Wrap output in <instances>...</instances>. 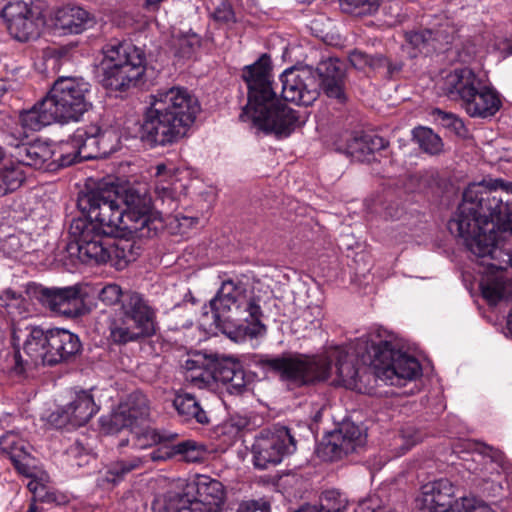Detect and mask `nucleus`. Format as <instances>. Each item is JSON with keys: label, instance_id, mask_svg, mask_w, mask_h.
Returning a JSON list of instances; mask_svg holds the SVG:
<instances>
[{"label": "nucleus", "instance_id": "obj_1", "mask_svg": "<svg viewBox=\"0 0 512 512\" xmlns=\"http://www.w3.org/2000/svg\"><path fill=\"white\" fill-rule=\"evenodd\" d=\"M257 365L278 376L288 386L300 388L329 379L335 367L338 384L351 390H362L363 377L368 369L389 385L403 386L422 374L419 361L396 348L390 340L379 335L363 336L355 344V355L346 348L331 346L319 354L282 353L260 355Z\"/></svg>", "mask_w": 512, "mask_h": 512}, {"label": "nucleus", "instance_id": "obj_2", "mask_svg": "<svg viewBox=\"0 0 512 512\" xmlns=\"http://www.w3.org/2000/svg\"><path fill=\"white\" fill-rule=\"evenodd\" d=\"M508 185L502 179L469 184L448 222L451 234L461 238L475 261L483 266L479 283L482 296L491 304L512 299V253L502 234L510 229Z\"/></svg>", "mask_w": 512, "mask_h": 512}, {"label": "nucleus", "instance_id": "obj_3", "mask_svg": "<svg viewBox=\"0 0 512 512\" xmlns=\"http://www.w3.org/2000/svg\"><path fill=\"white\" fill-rule=\"evenodd\" d=\"M140 129V139L151 148L173 145L183 139L194 124L200 104L187 89L173 86L150 96Z\"/></svg>", "mask_w": 512, "mask_h": 512}, {"label": "nucleus", "instance_id": "obj_4", "mask_svg": "<svg viewBox=\"0 0 512 512\" xmlns=\"http://www.w3.org/2000/svg\"><path fill=\"white\" fill-rule=\"evenodd\" d=\"M241 77L248 90V101L241 118L248 117L259 129L278 136H288L300 125L298 111L277 98L268 54L264 53L254 63L244 66Z\"/></svg>", "mask_w": 512, "mask_h": 512}, {"label": "nucleus", "instance_id": "obj_5", "mask_svg": "<svg viewBox=\"0 0 512 512\" xmlns=\"http://www.w3.org/2000/svg\"><path fill=\"white\" fill-rule=\"evenodd\" d=\"M12 370L23 375L38 365L54 366L73 359L82 349L77 334L63 328L27 325L12 334Z\"/></svg>", "mask_w": 512, "mask_h": 512}, {"label": "nucleus", "instance_id": "obj_6", "mask_svg": "<svg viewBox=\"0 0 512 512\" xmlns=\"http://www.w3.org/2000/svg\"><path fill=\"white\" fill-rule=\"evenodd\" d=\"M260 300L242 283L230 279L223 281L209 302L215 326L235 342L244 340L246 336L256 338L264 335L266 327L261 321Z\"/></svg>", "mask_w": 512, "mask_h": 512}, {"label": "nucleus", "instance_id": "obj_7", "mask_svg": "<svg viewBox=\"0 0 512 512\" xmlns=\"http://www.w3.org/2000/svg\"><path fill=\"white\" fill-rule=\"evenodd\" d=\"M91 84L83 77H58L47 95L20 115L23 128L39 131L54 122H77L92 107Z\"/></svg>", "mask_w": 512, "mask_h": 512}, {"label": "nucleus", "instance_id": "obj_8", "mask_svg": "<svg viewBox=\"0 0 512 512\" xmlns=\"http://www.w3.org/2000/svg\"><path fill=\"white\" fill-rule=\"evenodd\" d=\"M99 64L102 86L113 92H128L146 83L145 51L128 41L107 43Z\"/></svg>", "mask_w": 512, "mask_h": 512}, {"label": "nucleus", "instance_id": "obj_9", "mask_svg": "<svg viewBox=\"0 0 512 512\" xmlns=\"http://www.w3.org/2000/svg\"><path fill=\"white\" fill-rule=\"evenodd\" d=\"M439 88L450 100L460 102L470 117H492L502 107L499 92L467 67L447 74Z\"/></svg>", "mask_w": 512, "mask_h": 512}, {"label": "nucleus", "instance_id": "obj_10", "mask_svg": "<svg viewBox=\"0 0 512 512\" xmlns=\"http://www.w3.org/2000/svg\"><path fill=\"white\" fill-rule=\"evenodd\" d=\"M124 234L136 238H152L163 229L160 213L144 187L119 188Z\"/></svg>", "mask_w": 512, "mask_h": 512}, {"label": "nucleus", "instance_id": "obj_11", "mask_svg": "<svg viewBox=\"0 0 512 512\" xmlns=\"http://www.w3.org/2000/svg\"><path fill=\"white\" fill-rule=\"evenodd\" d=\"M77 206L84 216L103 226L109 232L123 233V214L119 187L98 186L79 194Z\"/></svg>", "mask_w": 512, "mask_h": 512}, {"label": "nucleus", "instance_id": "obj_12", "mask_svg": "<svg viewBox=\"0 0 512 512\" xmlns=\"http://www.w3.org/2000/svg\"><path fill=\"white\" fill-rule=\"evenodd\" d=\"M69 235L72 242L69 244L68 250L71 254H73L74 243L77 257L81 262L99 264L107 262L105 245L108 244L110 236L116 234L107 231L86 216H82L71 221Z\"/></svg>", "mask_w": 512, "mask_h": 512}, {"label": "nucleus", "instance_id": "obj_13", "mask_svg": "<svg viewBox=\"0 0 512 512\" xmlns=\"http://www.w3.org/2000/svg\"><path fill=\"white\" fill-rule=\"evenodd\" d=\"M296 448L297 441L290 428L277 424L263 429L252 445L254 466L260 470L276 466Z\"/></svg>", "mask_w": 512, "mask_h": 512}, {"label": "nucleus", "instance_id": "obj_14", "mask_svg": "<svg viewBox=\"0 0 512 512\" xmlns=\"http://www.w3.org/2000/svg\"><path fill=\"white\" fill-rule=\"evenodd\" d=\"M365 443L366 433L362 427L351 421H343L337 429L322 438L316 453L323 461L332 462L356 452Z\"/></svg>", "mask_w": 512, "mask_h": 512}, {"label": "nucleus", "instance_id": "obj_15", "mask_svg": "<svg viewBox=\"0 0 512 512\" xmlns=\"http://www.w3.org/2000/svg\"><path fill=\"white\" fill-rule=\"evenodd\" d=\"M282 97L297 105L310 106L320 95V83L312 67L293 66L280 75Z\"/></svg>", "mask_w": 512, "mask_h": 512}, {"label": "nucleus", "instance_id": "obj_16", "mask_svg": "<svg viewBox=\"0 0 512 512\" xmlns=\"http://www.w3.org/2000/svg\"><path fill=\"white\" fill-rule=\"evenodd\" d=\"M100 127L91 124L79 127L60 146L61 154L57 161L62 167L70 166L82 160H91L100 157V145L104 139L99 138Z\"/></svg>", "mask_w": 512, "mask_h": 512}, {"label": "nucleus", "instance_id": "obj_17", "mask_svg": "<svg viewBox=\"0 0 512 512\" xmlns=\"http://www.w3.org/2000/svg\"><path fill=\"white\" fill-rule=\"evenodd\" d=\"M33 4L34 0H8L1 10L9 34L18 42L26 43L39 36Z\"/></svg>", "mask_w": 512, "mask_h": 512}, {"label": "nucleus", "instance_id": "obj_18", "mask_svg": "<svg viewBox=\"0 0 512 512\" xmlns=\"http://www.w3.org/2000/svg\"><path fill=\"white\" fill-rule=\"evenodd\" d=\"M27 292L52 312L69 318L78 317L82 313L83 300L76 286L49 288L33 284L29 285Z\"/></svg>", "mask_w": 512, "mask_h": 512}, {"label": "nucleus", "instance_id": "obj_19", "mask_svg": "<svg viewBox=\"0 0 512 512\" xmlns=\"http://www.w3.org/2000/svg\"><path fill=\"white\" fill-rule=\"evenodd\" d=\"M149 416V405L147 397L140 393H131L125 402L119 404L109 419L108 431L118 432L124 428H137L140 422L144 421ZM102 425H107V420L101 419Z\"/></svg>", "mask_w": 512, "mask_h": 512}, {"label": "nucleus", "instance_id": "obj_20", "mask_svg": "<svg viewBox=\"0 0 512 512\" xmlns=\"http://www.w3.org/2000/svg\"><path fill=\"white\" fill-rule=\"evenodd\" d=\"M455 497V486L441 478L422 486L421 495L417 498L418 507L424 512H454L458 499Z\"/></svg>", "mask_w": 512, "mask_h": 512}, {"label": "nucleus", "instance_id": "obj_21", "mask_svg": "<svg viewBox=\"0 0 512 512\" xmlns=\"http://www.w3.org/2000/svg\"><path fill=\"white\" fill-rule=\"evenodd\" d=\"M98 409L89 391H79L68 404L56 413H52L50 418L58 427L67 423L72 426H83L98 412Z\"/></svg>", "mask_w": 512, "mask_h": 512}, {"label": "nucleus", "instance_id": "obj_22", "mask_svg": "<svg viewBox=\"0 0 512 512\" xmlns=\"http://www.w3.org/2000/svg\"><path fill=\"white\" fill-rule=\"evenodd\" d=\"M315 77L320 83L325 95L334 98L340 103L346 100L345 95V65L337 58H328L321 61L314 69Z\"/></svg>", "mask_w": 512, "mask_h": 512}, {"label": "nucleus", "instance_id": "obj_23", "mask_svg": "<svg viewBox=\"0 0 512 512\" xmlns=\"http://www.w3.org/2000/svg\"><path fill=\"white\" fill-rule=\"evenodd\" d=\"M213 379L226 387L231 395H242L248 391L250 377L242 364L232 358L216 359L212 362Z\"/></svg>", "mask_w": 512, "mask_h": 512}, {"label": "nucleus", "instance_id": "obj_24", "mask_svg": "<svg viewBox=\"0 0 512 512\" xmlns=\"http://www.w3.org/2000/svg\"><path fill=\"white\" fill-rule=\"evenodd\" d=\"M30 445L10 431L0 437V449L11 460L17 472L25 477L35 475V458L30 454Z\"/></svg>", "mask_w": 512, "mask_h": 512}, {"label": "nucleus", "instance_id": "obj_25", "mask_svg": "<svg viewBox=\"0 0 512 512\" xmlns=\"http://www.w3.org/2000/svg\"><path fill=\"white\" fill-rule=\"evenodd\" d=\"M116 315L152 334L156 332L155 313L137 292H126Z\"/></svg>", "mask_w": 512, "mask_h": 512}, {"label": "nucleus", "instance_id": "obj_26", "mask_svg": "<svg viewBox=\"0 0 512 512\" xmlns=\"http://www.w3.org/2000/svg\"><path fill=\"white\" fill-rule=\"evenodd\" d=\"M95 15L77 5H67L55 12L54 24L63 34L77 35L96 25Z\"/></svg>", "mask_w": 512, "mask_h": 512}, {"label": "nucleus", "instance_id": "obj_27", "mask_svg": "<svg viewBox=\"0 0 512 512\" xmlns=\"http://www.w3.org/2000/svg\"><path fill=\"white\" fill-rule=\"evenodd\" d=\"M151 508L153 512H210L195 496L176 491L157 495Z\"/></svg>", "mask_w": 512, "mask_h": 512}, {"label": "nucleus", "instance_id": "obj_28", "mask_svg": "<svg viewBox=\"0 0 512 512\" xmlns=\"http://www.w3.org/2000/svg\"><path fill=\"white\" fill-rule=\"evenodd\" d=\"M452 33L443 25L437 28H426L419 31H411L406 33V41L413 48V52L410 53L411 57H416L417 52L429 53L431 47L432 50L438 48L437 44H449L452 41Z\"/></svg>", "mask_w": 512, "mask_h": 512}, {"label": "nucleus", "instance_id": "obj_29", "mask_svg": "<svg viewBox=\"0 0 512 512\" xmlns=\"http://www.w3.org/2000/svg\"><path fill=\"white\" fill-rule=\"evenodd\" d=\"M155 459L156 457L153 454L121 455L107 465L102 482L116 485L123 481L127 475L144 468L145 464Z\"/></svg>", "mask_w": 512, "mask_h": 512}, {"label": "nucleus", "instance_id": "obj_30", "mask_svg": "<svg viewBox=\"0 0 512 512\" xmlns=\"http://www.w3.org/2000/svg\"><path fill=\"white\" fill-rule=\"evenodd\" d=\"M195 497L210 510V512H221L226 500L224 485L217 479L207 475H199L195 479Z\"/></svg>", "mask_w": 512, "mask_h": 512}, {"label": "nucleus", "instance_id": "obj_31", "mask_svg": "<svg viewBox=\"0 0 512 512\" xmlns=\"http://www.w3.org/2000/svg\"><path fill=\"white\" fill-rule=\"evenodd\" d=\"M388 145L389 142L381 136L365 134L349 141L346 153L354 161L369 163L376 160V152L386 149Z\"/></svg>", "mask_w": 512, "mask_h": 512}, {"label": "nucleus", "instance_id": "obj_32", "mask_svg": "<svg viewBox=\"0 0 512 512\" xmlns=\"http://www.w3.org/2000/svg\"><path fill=\"white\" fill-rule=\"evenodd\" d=\"M131 238L110 236L108 244L105 247L107 262H111L117 269H124L130 262L135 261L140 255L141 247Z\"/></svg>", "mask_w": 512, "mask_h": 512}, {"label": "nucleus", "instance_id": "obj_33", "mask_svg": "<svg viewBox=\"0 0 512 512\" xmlns=\"http://www.w3.org/2000/svg\"><path fill=\"white\" fill-rule=\"evenodd\" d=\"M109 339L113 344L126 345L131 342H138L141 339L152 336L153 334L124 320L116 314L109 322Z\"/></svg>", "mask_w": 512, "mask_h": 512}, {"label": "nucleus", "instance_id": "obj_34", "mask_svg": "<svg viewBox=\"0 0 512 512\" xmlns=\"http://www.w3.org/2000/svg\"><path fill=\"white\" fill-rule=\"evenodd\" d=\"M173 407L183 422L208 424L209 417L195 396L189 393H178L173 400Z\"/></svg>", "mask_w": 512, "mask_h": 512}, {"label": "nucleus", "instance_id": "obj_35", "mask_svg": "<svg viewBox=\"0 0 512 512\" xmlns=\"http://www.w3.org/2000/svg\"><path fill=\"white\" fill-rule=\"evenodd\" d=\"M206 453L205 445L190 439L173 444L171 447L172 456H180L182 460L191 463L202 462Z\"/></svg>", "mask_w": 512, "mask_h": 512}, {"label": "nucleus", "instance_id": "obj_36", "mask_svg": "<svg viewBox=\"0 0 512 512\" xmlns=\"http://www.w3.org/2000/svg\"><path fill=\"white\" fill-rule=\"evenodd\" d=\"M25 180V172L19 165L0 168V197L17 190Z\"/></svg>", "mask_w": 512, "mask_h": 512}, {"label": "nucleus", "instance_id": "obj_37", "mask_svg": "<svg viewBox=\"0 0 512 512\" xmlns=\"http://www.w3.org/2000/svg\"><path fill=\"white\" fill-rule=\"evenodd\" d=\"M413 140L425 153L435 155L442 151L441 138L427 127H418L413 130Z\"/></svg>", "mask_w": 512, "mask_h": 512}, {"label": "nucleus", "instance_id": "obj_38", "mask_svg": "<svg viewBox=\"0 0 512 512\" xmlns=\"http://www.w3.org/2000/svg\"><path fill=\"white\" fill-rule=\"evenodd\" d=\"M403 67V61L398 58H392L383 54H375L371 57L370 70L382 73L387 79H393L402 71Z\"/></svg>", "mask_w": 512, "mask_h": 512}, {"label": "nucleus", "instance_id": "obj_39", "mask_svg": "<svg viewBox=\"0 0 512 512\" xmlns=\"http://www.w3.org/2000/svg\"><path fill=\"white\" fill-rule=\"evenodd\" d=\"M156 202H160L162 211L165 214H171L178 208V193L173 187L172 182H156L155 185Z\"/></svg>", "mask_w": 512, "mask_h": 512}, {"label": "nucleus", "instance_id": "obj_40", "mask_svg": "<svg viewBox=\"0 0 512 512\" xmlns=\"http://www.w3.org/2000/svg\"><path fill=\"white\" fill-rule=\"evenodd\" d=\"M349 505L347 497L339 490L330 489L322 492L318 512H346Z\"/></svg>", "mask_w": 512, "mask_h": 512}, {"label": "nucleus", "instance_id": "obj_41", "mask_svg": "<svg viewBox=\"0 0 512 512\" xmlns=\"http://www.w3.org/2000/svg\"><path fill=\"white\" fill-rule=\"evenodd\" d=\"M66 455L72 467H83L88 465L91 460H94L91 447L78 439L66 449Z\"/></svg>", "mask_w": 512, "mask_h": 512}, {"label": "nucleus", "instance_id": "obj_42", "mask_svg": "<svg viewBox=\"0 0 512 512\" xmlns=\"http://www.w3.org/2000/svg\"><path fill=\"white\" fill-rule=\"evenodd\" d=\"M439 123L450 132L454 133L458 137L465 138L468 135V129L466 128L463 120L453 113H448L440 109L434 111Z\"/></svg>", "mask_w": 512, "mask_h": 512}, {"label": "nucleus", "instance_id": "obj_43", "mask_svg": "<svg viewBox=\"0 0 512 512\" xmlns=\"http://www.w3.org/2000/svg\"><path fill=\"white\" fill-rule=\"evenodd\" d=\"M28 158L25 166L41 169L52 159L54 152L47 145L42 143L31 144L28 150Z\"/></svg>", "mask_w": 512, "mask_h": 512}, {"label": "nucleus", "instance_id": "obj_44", "mask_svg": "<svg viewBox=\"0 0 512 512\" xmlns=\"http://www.w3.org/2000/svg\"><path fill=\"white\" fill-rule=\"evenodd\" d=\"M381 0H341V8L344 12L362 16L376 12Z\"/></svg>", "mask_w": 512, "mask_h": 512}, {"label": "nucleus", "instance_id": "obj_45", "mask_svg": "<svg viewBox=\"0 0 512 512\" xmlns=\"http://www.w3.org/2000/svg\"><path fill=\"white\" fill-rule=\"evenodd\" d=\"M454 512H494V510L474 496H462L459 497Z\"/></svg>", "mask_w": 512, "mask_h": 512}, {"label": "nucleus", "instance_id": "obj_46", "mask_svg": "<svg viewBox=\"0 0 512 512\" xmlns=\"http://www.w3.org/2000/svg\"><path fill=\"white\" fill-rule=\"evenodd\" d=\"M131 433L133 434L134 445L140 449L151 447L162 441V437L150 428H142L136 432L131 429Z\"/></svg>", "mask_w": 512, "mask_h": 512}, {"label": "nucleus", "instance_id": "obj_47", "mask_svg": "<svg viewBox=\"0 0 512 512\" xmlns=\"http://www.w3.org/2000/svg\"><path fill=\"white\" fill-rule=\"evenodd\" d=\"M126 293H123L121 287L117 284H107L104 286L99 292V300L105 305L111 306L115 305L118 302L122 303L123 296Z\"/></svg>", "mask_w": 512, "mask_h": 512}, {"label": "nucleus", "instance_id": "obj_48", "mask_svg": "<svg viewBox=\"0 0 512 512\" xmlns=\"http://www.w3.org/2000/svg\"><path fill=\"white\" fill-rule=\"evenodd\" d=\"M199 46V36L195 33L188 34L178 40L177 53L183 58H189Z\"/></svg>", "mask_w": 512, "mask_h": 512}, {"label": "nucleus", "instance_id": "obj_49", "mask_svg": "<svg viewBox=\"0 0 512 512\" xmlns=\"http://www.w3.org/2000/svg\"><path fill=\"white\" fill-rule=\"evenodd\" d=\"M216 359L219 358L216 356L206 357L202 354H195L192 358H188L185 361L184 367L188 371L209 370L213 376L212 362H214Z\"/></svg>", "mask_w": 512, "mask_h": 512}, {"label": "nucleus", "instance_id": "obj_50", "mask_svg": "<svg viewBox=\"0 0 512 512\" xmlns=\"http://www.w3.org/2000/svg\"><path fill=\"white\" fill-rule=\"evenodd\" d=\"M213 19L220 24L235 22V13L230 3L221 2L212 13Z\"/></svg>", "mask_w": 512, "mask_h": 512}, {"label": "nucleus", "instance_id": "obj_51", "mask_svg": "<svg viewBox=\"0 0 512 512\" xmlns=\"http://www.w3.org/2000/svg\"><path fill=\"white\" fill-rule=\"evenodd\" d=\"M8 144L13 148V151L10 152V156L14 159V162H11L9 165H19L21 168L25 166L28 158L27 152L31 144L19 141L16 143L11 141Z\"/></svg>", "mask_w": 512, "mask_h": 512}, {"label": "nucleus", "instance_id": "obj_52", "mask_svg": "<svg viewBox=\"0 0 512 512\" xmlns=\"http://www.w3.org/2000/svg\"><path fill=\"white\" fill-rule=\"evenodd\" d=\"M371 57L361 50L355 49L349 53V61L351 65L357 70H365L366 68L370 69Z\"/></svg>", "mask_w": 512, "mask_h": 512}, {"label": "nucleus", "instance_id": "obj_53", "mask_svg": "<svg viewBox=\"0 0 512 512\" xmlns=\"http://www.w3.org/2000/svg\"><path fill=\"white\" fill-rule=\"evenodd\" d=\"M156 172L155 176L157 178V182L168 183L172 182V179L175 177L176 169L172 165H167L165 163H159L155 167Z\"/></svg>", "mask_w": 512, "mask_h": 512}, {"label": "nucleus", "instance_id": "obj_54", "mask_svg": "<svg viewBox=\"0 0 512 512\" xmlns=\"http://www.w3.org/2000/svg\"><path fill=\"white\" fill-rule=\"evenodd\" d=\"M112 136H115L114 135V132L113 131H109V130H102L100 128V132H99V138H102L104 139V142H102L103 144L100 145V157L102 156H106L112 152H114L116 150V145L115 144H109L108 141L110 140V138Z\"/></svg>", "mask_w": 512, "mask_h": 512}, {"label": "nucleus", "instance_id": "obj_55", "mask_svg": "<svg viewBox=\"0 0 512 512\" xmlns=\"http://www.w3.org/2000/svg\"><path fill=\"white\" fill-rule=\"evenodd\" d=\"M28 488L33 492V499L35 501L50 502L54 500L53 496L45 490L44 486L38 488V483L30 482Z\"/></svg>", "mask_w": 512, "mask_h": 512}, {"label": "nucleus", "instance_id": "obj_56", "mask_svg": "<svg viewBox=\"0 0 512 512\" xmlns=\"http://www.w3.org/2000/svg\"><path fill=\"white\" fill-rule=\"evenodd\" d=\"M400 436L405 442V446L402 447V453H405L418 441H420V436L416 433H411L409 430H402Z\"/></svg>", "mask_w": 512, "mask_h": 512}, {"label": "nucleus", "instance_id": "obj_57", "mask_svg": "<svg viewBox=\"0 0 512 512\" xmlns=\"http://www.w3.org/2000/svg\"><path fill=\"white\" fill-rule=\"evenodd\" d=\"M478 450L484 456L490 457L493 461H499L501 459V452L487 444L478 443Z\"/></svg>", "mask_w": 512, "mask_h": 512}, {"label": "nucleus", "instance_id": "obj_58", "mask_svg": "<svg viewBox=\"0 0 512 512\" xmlns=\"http://www.w3.org/2000/svg\"><path fill=\"white\" fill-rule=\"evenodd\" d=\"M314 314H316L317 317H320L322 314L321 308L318 306L308 307V309L304 312L303 316L305 317V320L309 321L313 325V327H317L320 324V319L315 318L313 320H310V316Z\"/></svg>", "mask_w": 512, "mask_h": 512}, {"label": "nucleus", "instance_id": "obj_59", "mask_svg": "<svg viewBox=\"0 0 512 512\" xmlns=\"http://www.w3.org/2000/svg\"><path fill=\"white\" fill-rule=\"evenodd\" d=\"M295 512H318L316 506H303Z\"/></svg>", "mask_w": 512, "mask_h": 512}, {"label": "nucleus", "instance_id": "obj_60", "mask_svg": "<svg viewBox=\"0 0 512 512\" xmlns=\"http://www.w3.org/2000/svg\"><path fill=\"white\" fill-rule=\"evenodd\" d=\"M507 330L510 333V335L512 336V307L507 316Z\"/></svg>", "mask_w": 512, "mask_h": 512}, {"label": "nucleus", "instance_id": "obj_61", "mask_svg": "<svg viewBox=\"0 0 512 512\" xmlns=\"http://www.w3.org/2000/svg\"><path fill=\"white\" fill-rule=\"evenodd\" d=\"M37 510L38 507L36 501L34 500V502L29 505L28 512H37Z\"/></svg>", "mask_w": 512, "mask_h": 512}, {"label": "nucleus", "instance_id": "obj_62", "mask_svg": "<svg viewBox=\"0 0 512 512\" xmlns=\"http://www.w3.org/2000/svg\"><path fill=\"white\" fill-rule=\"evenodd\" d=\"M128 442H129V439H122V440L119 442L118 446H119V447H124V446H126V445L128 444Z\"/></svg>", "mask_w": 512, "mask_h": 512}, {"label": "nucleus", "instance_id": "obj_63", "mask_svg": "<svg viewBox=\"0 0 512 512\" xmlns=\"http://www.w3.org/2000/svg\"><path fill=\"white\" fill-rule=\"evenodd\" d=\"M0 92L1 93L6 92V87H5V83L4 82H0Z\"/></svg>", "mask_w": 512, "mask_h": 512}, {"label": "nucleus", "instance_id": "obj_64", "mask_svg": "<svg viewBox=\"0 0 512 512\" xmlns=\"http://www.w3.org/2000/svg\"><path fill=\"white\" fill-rule=\"evenodd\" d=\"M5 156V151L3 150L2 147H0V161L4 158Z\"/></svg>", "mask_w": 512, "mask_h": 512}]
</instances>
